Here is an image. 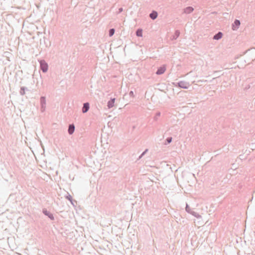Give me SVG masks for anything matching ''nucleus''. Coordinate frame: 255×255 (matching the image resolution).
<instances>
[{
    "instance_id": "1",
    "label": "nucleus",
    "mask_w": 255,
    "mask_h": 255,
    "mask_svg": "<svg viewBox=\"0 0 255 255\" xmlns=\"http://www.w3.org/2000/svg\"><path fill=\"white\" fill-rule=\"evenodd\" d=\"M172 84L175 87H179L184 89H187L190 86L189 83L184 81L173 82Z\"/></svg>"
},
{
    "instance_id": "2",
    "label": "nucleus",
    "mask_w": 255,
    "mask_h": 255,
    "mask_svg": "<svg viewBox=\"0 0 255 255\" xmlns=\"http://www.w3.org/2000/svg\"><path fill=\"white\" fill-rule=\"evenodd\" d=\"M40 64V69L43 73H46L48 69V65L44 60H38Z\"/></svg>"
},
{
    "instance_id": "3",
    "label": "nucleus",
    "mask_w": 255,
    "mask_h": 255,
    "mask_svg": "<svg viewBox=\"0 0 255 255\" xmlns=\"http://www.w3.org/2000/svg\"><path fill=\"white\" fill-rule=\"evenodd\" d=\"M40 106L41 112H44L46 108V98L45 97L42 96L40 97Z\"/></svg>"
},
{
    "instance_id": "4",
    "label": "nucleus",
    "mask_w": 255,
    "mask_h": 255,
    "mask_svg": "<svg viewBox=\"0 0 255 255\" xmlns=\"http://www.w3.org/2000/svg\"><path fill=\"white\" fill-rule=\"evenodd\" d=\"M42 213L44 215L47 216L51 220H54L55 218L53 215L49 211H47L46 208H43L42 209Z\"/></svg>"
},
{
    "instance_id": "5",
    "label": "nucleus",
    "mask_w": 255,
    "mask_h": 255,
    "mask_svg": "<svg viewBox=\"0 0 255 255\" xmlns=\"http://www.w3.org/2000/svg\"><path fill=\"white\" fill-rule=\"evenodd\" d=\"M241 24L240 21L238 19H235L234 23L232 24V27L233 30H237Z\"/></svg>"
},
{
    "instance_id": "6",
    "label": "nucleus",
    "mask_w": 255,
    "mask_h": 255,
    "mask_svg": "<svg viewBox=\"0 0 255 255\" xmlns=\"http://www.w3.org/2000/svg\"><path fill=\"white\" fill-rule=\"evenodd\" d=\"M166 70V67L164 65H162L158 68L155 73L156 75H159L163 74Z\"/></svg>"
},
{
    "instance_id": "7",
    "label": "nucleus",
    "mask_w": 255,
    "mask_h": 255,
    "mask_svg": "<svg viewBox=\"0 0 255 255\" xmlns=\"http://www.w3.org/2000/svg\"><path fill=\"white\" fill-rule=\"evenodd\" d=\"M90 109V104L89 103L86 102L83 104V106L82 107V113H87Z\"/></svg>"
},
{
    "instance_id": "8",
    "label": "nucleus",
    "mask_w": 255,
    "mask_h": 255,
    "mask_svg": "<svg viewBox=\"0 0 255 255\" xmlns=\"http://www.w3.org/2000/svg\"><path fill=\"white\" fill-rule=\"evenodd\" d=\"M194 10V8L192 6H187L183 9V12L186 14H190Z\"/></svg>"
},
{
    "instance_id": "9",
    "label": "nucleus",
    "mask_w": 255,
    "mask_h": 255,
    "mask_svg": "<svg viewBox=\"0 0 255 255\" xmlns=\"http://www.w3.org/2000/svg\"><path fill=\"white\" fill-rule=\"evenodd\" d=\"M75 131V126L73 124H70L68 127V132L70 135L72 134Z\"/></svg>"
},
{
    "instance_id": "10",
    "label": "nucleus",
    "mask_w": 255,
    "mask_h": 255,
    "mask_svg": "<svg viewBox=\"0 0 255 255\" xmlns=\"http://www.w3.org/2000/svg\"><path fill=\"white\" fill-rule=\"evenodd\" d=\"M115 102V98H111L107 103V107L109 109H111L113 108L114 106V103Z\"/></svg>"
},
{
    "instance_id": "11",
    "label": "nucleus",
    "mask_w": 255,
    "mask_h": 255,
    "mask_svg": "<svg viewBox=\"0 0 255 255\" xmlns=\"http://www.w3.org/2000/svg\"><path fill=\"white\" fill-rule=\"evenodd\" d=\"M157 16H158V13L155 10L152 11V12L149 14V17L152 20L155 19L157 18Z\"/></svg>"
},
{
    "instance_id": "12",
    "label": "nucleus",
    "mask_w": 255,
    "mask_h": 255,
    "mask_svg": "<svg viewBox=\"0 0 255 255\" xmlns=\"http://www.w3.org/2000/svg\"><path fill=\"white\" fill-rule=\"evenodd\" d=\"M223 36V33L222 32L219 31L216 34H215L213 36V39L215 40H219Z\"/></svg>"
},
{
    "instance_id": "13",
    "label": "nucleus",
    "mask_w": 255,
    "mask_h": 255,
    "mask_svg": "<svg viewBox=\"0 0 255 255\" xmlns=\"http://www.w3.org/2000/svg\"><path fill=\"white\" fill-rule=\"evenodd\" d=\"M180 32L179 30H176L174 34L173 35L172 40H176L180 35Z\"/></svg>"
},
{
    "instance_id": "14",
    "label": "nucleus",
    "mask_w": 255,
    "mask_h": 255,
    "mask_svg": "<svg viewBox=\"0 0 255 255\" xmlns=\"http://www.w3.org/2000/svg\"><path fill=\"white\" fill-rule=\"evenodd\" d=\"M28 90L27 88L25 87H21L19 91V93L21 95L23 96L25 94V91Z\"/></svg>"
},
{
    "instance_id": "15",
    "label": "nucleus",
    "mask_w": 255,
    "mask_h": 255,
    "mask_svg": "<svg viewBox=\"0 0 255 255\" xmlns=\"http://www.w3.org/2000/svg\"><path fill=\"white\" fill-rule=\"evenodd\" d=\"M136 35L138 37H142V30L140 28H138L136 31Z\"/></svg>"
},
{
    "instance_id": "16",
    "label": "nucleus",
    "mask_w": 255,
    "mask_h": 255,
    "mask_svg": "<svg viewBox=\"0 0 255 255\" xmlns=\"http://www.w3.org/2000/svg\"><path fill=\"white\" fill-rule=\"evenodd\" d=\"M172 137H171V136L168 137L165 141L164 144L167 145L168 144L172 142Z\"/></svg>"
},
{
    "instance_id": "17",
    "label": "nucleus",
    "mask_w": 255,
    "mask_h": 255,
    "mask_svg": "<svg viewBox=\"0 0 255 255\" xmlns=\"http://www.w3.org/2000/svg\"><path fill=\"white\" fill-rule=\"evenodd\" d=\"M190 214L192 215L193 216H194V217H196L198 219H200L201 218V215H200L198 213H197L194 211H192V212H191Z\"/></svg>"
},
{
    "instance_id": "18",
    "label": "nucleus",
    "mask_w": 255,
    "mask_h": 255,
    "mask_svg": "<svg viewBox=\"0 0 255 255\" xmlns=\"http://www.w3.org/2000/svg\"><path fill=\"white\" fill-rule=\"evenodd\" d=\"M115 32V30L114 28H110L109 30V35L110 37L112 36Z\"/></svg>"
},
{
    "instance_id": "19",
    "label": "nucleus",
    "mask_w": 255,
    "mask_h": 255,
    "mask_svg": "<svg viewBox=\"0 0 255 255\" xmlns=\"http://www.w3.org/2000/svg\"><path fill=\"white\" fill-rule=\"evenodd\" d=\"M65 198L66 199H67L68 200H69L70 202H72V201H73L72 197L69 193H68L67 195L66 196H65Z\"/></svg>"
},
{
    "instance_id": "20",
    "label": "nucleus",
    "mask_w": 255,
    "mask_h": 255,
    "mask_svg": "<svg viewBox=\"0 0 255 255\" xmlns=\"http://www.w3.org/2000/svg\"><path fill=\"white\" fill-rule=\"evenodd\" d=\"M185 210L188 213H191V212H192V210L190 208V207H189V206L186 203V207H185Z\"/></svg>"
},
{
    "instance_id": "21",
    "label": "nucleus",
    "mask_w": 255,
    "mask_h": 255,
    "mask_svg": "<svg viewBox=\"0 0 255 255\" xmlns=\"http://www.w3.org/2000/svg\"><path fill=\"white\" fill-rule=\"evenodd\" d=\"M160 116V112H157L156 113V116L155 117V120H157V118L158 117Z\"/></svg>"
},
{
    "instance_id": "22",
    "label": "nucleus",
    "mask_w": 255,
    "mask_h": 255,
    "mask_svg": "<svg viewBox=\"0 0 255 255\" xmlns=\"http://www.w3.org/2000/svg\"><path fill=\"white\" fill-rule=\"evenodd\" d=\"M129 95L130 97H133L134 96L133 92L132 91H130L129 93Z\"/></svg>"
},
{
    "instance_id": "23",
    "label": "nucleus",
    "mask_w": 255,
    "mask_h": 255,
    "mask_svg": "<svg viewBox=\"0 0 255 255\" xmlns=\"http://www.w3.org/2000/svg\"><path fill=\"white\" fill-rule=\"evenodd\" d=\"M123 11V8L122 7H120L119 9V11H118V13H121L122 12V11Z\"/></svg>"
},
{
    "instance_id": "24",
    "label": "nucleus",
    "mask_w": 255,
    "mask_h": 255,
    "mask_svg": "<svg viewBox=\"0 0 255 255\" xmlns=\"http://www.w3.org/2000/svg\"><path fill=\"white\" fill-rule=\"evenodd\" d=\"M71 203V204H72L73 206H75V204H74V203H75L76 204H77V201L74 200H73L72 201V202H70Z\"/></svg>"
},
{
    "instance_id": "25",
    "label": "nucleus",
    "mask_w": 255,
    "mask_h": 255,
    "mask_svg": "<svg viewBox=\"0 0 255 255\" xmlns=\"http://www.w3.org/2000/svg\"><path fill=\"white\" fill-rule=\"evenodd\" d=\"M148 151V149H146L141 154L144 155Z\"/></svg>"
},
{
    "instance_id": "26",
    "label": "nucleus",
    "mask_w": 255,
    "mask_h": 255,
    "mask_svg": "<svg viewBox=\"0 0 255 255\" xmlns=\"http://www.w3.org/2000/svg\"><path fill=\"white\" fill-rule=\"evenodd\" d=\"M143 156V155L142 154H141L139 155V156L138 157V159H140V158H142V157Z\"/></svg>"
},
{
    "instance_id": "27",
    "label": "nucleus",
    "mask_w": 255,
    "mask_h": 255,
    "mask_svg": "<svg viewBox=\"0 0 255 255\" xmlns=\"http://www.w3.org/2000/svg\"><path fill=\"white\" fill-rule=\"evenodd\" d=\"M249 50H247V51H245V52H244V54H245L248 52V51H249Z\"/></svg>"
}]
</instances>
